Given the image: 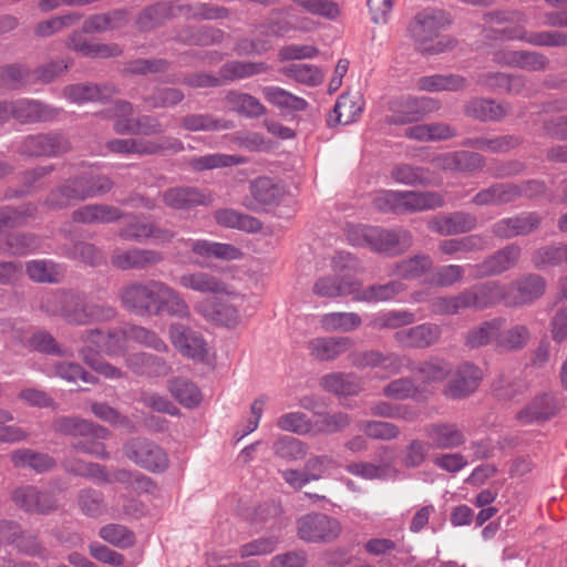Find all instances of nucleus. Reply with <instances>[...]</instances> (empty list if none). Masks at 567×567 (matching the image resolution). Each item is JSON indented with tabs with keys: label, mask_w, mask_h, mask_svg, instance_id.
I'll list each match as a JSON object with an SVG mask.
<instances>
[{
	"label": "nucleus",
	"mask_w": 567,
	"mask_h": 567,
	"mask_svg": "<svg viewBox=\"0 0 567 567\" xmlns=\"http://www.w3.org/2000/svg\"><path fill=\"white\" fill-rule=\"evenodd\" d=\"M450 23L447 14L437 9H425L419 12L409 27V33L419 50L437 54L454 47L450 38H439L441 31Z\"/></svg>",
	"instance_id": "obj_2"
},
{
	"label": "nucleus",
	"mask_w": 567,
	"mask_h": 567,
	"mask_svg": "<svg viewBox=\"0 0 567 567\" xmlns=\"http://www.w3.org/2000/svg\"><path fill=\"white\" fill-rule=\"evenodd\" d=\"M53 427L56 432L72 435L76 439L72 443V447L75 451L103 460L109 457L102 443V440L107 439L110 435L107 429L76 416L58 417L53 423Z\"/></svg>",
	"instance_id": "obj_3"
},
{
	"label": "nucleus",
	"mask_w": 567,
	"mask_h": 567,
	"mask_svg": "<svg viewBox=\"0 0 567 567\" xmlns=\"http://www.w3.org/2000/svg\"><path fill=\"white\" fill-rule=\"evenodd\" d=\"M433 261L430 256L421 254L396 262L392 274L405 280L419 279L432 269Z\"/></svg>",
	"instance_id": "obj_47"
},
{
	"label": "nucleus",
	"mask_w": 567,
	"mask_h": 567,
	"mask_svg": "<svg viewBox=\"0 0 567 567\" xmlns=\"http://www.w3.org/2000/svg\"><path fill=\"white\" fill-rule=\"evenodd\" d=\"M68 150V141L58 134L30 135L19 146V153L29 156H56Z\"/></svg>",
	"instance_id": "obj_22"
},
{
	"label": "nucleus",
	"mask_w": 567,
	"mask_h": 567,
	"mask_svg": "<svg viewBox=\"0 0 567 567\" xmlns=\"http://www.w3.org/2000/svg\"><path fill=\"white\" fill-rule=\"evenodd\" d=\"M363 105L362 96L359 93H343L338 97L328 123L342 125L353 123L361 115Z\"/></svg>",
	"instance_id": "obj_31"
},
{
	"label": "nucleus",
	"mask_w": 567,
	"mask_h": 567,
	"mask_svg": "<svg viewBox=\"0 0 567 567\" xmlns=\"http://www.w3.org/2000/svg\"><path fill=\"white\" fill-rule=\"evenodd\" d=\"M466 85V79L455 74L427 75L420 78L416 82L417 89L426 92L457 91L464 89Z\"/></svg>",
	"instance_id": "obj_45"
},
{
	"label": "nucleus",
	"mask_w": 567,
	"mask_h": 567,
	"mask_svg": "<svg viewBox=\"0 0 567 567\" xmlns=\"http://www.w3.org/2000/svg\"><path fill=\"white\" fill-rule=\"evenodd\" d=\"M334 277L319 278L313 285V292L321 298H337L353 295L357 291V282L352 274L358 269V261L349 254L340 251L333 260Z\"/></svg>",
	"instance_id": "obj_5"
},
{
	"label": "nucleus",
	"mask_w": 567,
	"mask_h": 567,
	"mask_svg": "<svg viewBox=\"0 0 567 567\" xmlns=\"http://www.w3.org/2000/svg\"><path fill=\"white\" fill-rule=\"evenodd\" d=\"M144 155H174L185 150L183 142L174 136L161 135L157 138H143Z\"/></svg>",
	"instance_id": "obj_58"
},
{
	"label": "nucleus",
	"mask_w": 567,
	"mask_h": 567,
	"mask_svg": "<svg viewBox=\"0 0 567 567\" xmlns=\"http://www.w3.org/2000/svg\"><path fill=\"white\" fill-rule=\"evenodd\" d=\"M392 114L388 116L389 124L403 125L417 122L427 114L440 109V103L427 96H404L391 102Z\"/></svg>",
	"instance_id": "obj_9"
},
{
	"label": "nucleus",
	"mask_w": 567,
	"mask_h": 567,
	"mask_svg": "<svg viewBox=\"0 0 567 567\" xmlns=\"http://www.w3.org/2000/svg\"><path fill=\"white\" fill-rule=\"evenodd\" d=\"M415 315L409 310H384L370 316L368 326L372 329H399L415 321Z\"/></svg>",
	"instance_id": "obj_40"
},
{
	"label": "nucleus",
	"mask_w": 567,
	"mask_h": 567,
	"mask_svg": "<svg viewBox=\"0 0 567 567\" xmlns=\"http://www.w3.org/2000/svg\"><path fill=\"white\" fill-rule=\"evenodd\" d=\"M11 117L21 123H35L55 118L60 110L37 100H18L10 103Z\"/></svg>",
	"instance_id": "obj_23"
},
{
	"label": "nucleus",
	"mask_w": 567,
	"mask_h": 567,
	"mask_svg": "<svg viewBox=\"0 0 567 567\" xmlns=\"http://www.w3.org/2000/svg\"><path fill=\"white\" fill-rule=\"evenodd\" d=\"M124 453L137 466L152 473H163L169 467L167 452L145 437L130 440L124 445Z\"/></svg>",
	"instance_id": "obj_6"
},
{
	"label": "nucleus",
	"mask_w": 567,
	"mask_h": 567,
	"mask_svg": "<svg viewBox=\"0 0 567 567\" xmlns=\"http://www.w3.org/2000/svg\"><path fill=\"white\" fill-rule=\"evenodd\" d=\"M89 337L91 339H101L103 343L97 342V346L102 348V352H105L109 355L122 354L125 349V342L128 339L126 330L103 331L100 329H91L89 330Z\"/></svg>",
	"instance_id": "obj_54"
},
{
	"label": "nucleus",
	"mask_w": 567,
	"mask_h": 567,
	"mask_svg": "<svg viewBox=\"0 0 567 567\" xmlns=\"http://www.w3.org/2000/svg\"><path fill=\"white\" fill-rule=\"evenodd\" d=\"M274 453L287 461L302 460L307 455V446L300 440L292 436H281L272 444Z\"/></svg>",
	"instance_id": "obj_59"
},
{
	"label": "nucleus",
	"mask_w": 567,
	"mask_h": 567,
	"mask_svg": "<svg viewBox=\"0 0 567 567\" xmlns=\"http://www.w3.org/2000/svg\"><path fill=\"white\" fill-rule=\"evenodd\" d=\"M25 271L34 282L58 284L63 280L65 269L50 259H34L25 264Z\"/></svg>",
	"instance_id": "obj_37"
},
{
	"label": "nucleus",
	"mask_w": 567,
	"mask_h": 567,
	"mask_svg": "<svg viewBox=\"0 0 567 567\" xmlns=\"http://www.w3.org/2000/svg\"><path fill=\"white\" fill-rule=\"evenodd\" d=\"M354 342L349 337H319L308 342L309 354L318 361H332L346 353Z\"/></svg>",
	"instance_id": "obj_25"
},
{
	"label": "nucleus",
	"mask_w": 567,
	"mask_h": 567,
	"mask_svg": "<svg viewBox=\"0 0 567 567\" xmlns=\"http://www.w3.org/2000/svg\"><path fill=\"white\" fill-rule=\"evenodd\" d=\"M121 305L137 316L159 315L190 318V308L183 296L164 281H132L120 289Z\"/></svg>",
	"instance_id": "obj_1"
},
{
	"label": "nucleus",
	"mask_w": 567,
	"mask_h": 567,
	"mask_svg": "<svg viewBox=\"0 0 567 567\" xmlns=\"http://www.w3.org/2000/svg\"><path fill=\"white\" fill-rule=\"evenodd\" d=\"M540 220L542 218L537 213H525L498 220L493 225L492 231L501 238L524 236L537 229Z\"/></svg>",
	"instance_id": "obj_26"
},
{
	"label": "nucleus",
	"mask_w": 567,
	"mask_h": 567,
	"mask_svg": "<svg viewBox=\"0 0 567 567\" xmlns=\"http://www.w3.org/2000/svg\"><path fill=\"white\" fill-rule=\"evenodd\" d=\"M112 112L115 118L114 130L118 134L156 135L163 132L162 123L155 117L133 118V105L126 101L115 102Z\"/></svg>",
	"instance_id": "obj_8"
},
{
	"label": "nucleus",
	"mask_w": 567,
	"mask_h": 567,
	"mask_svg": "<svg viewBox=\"0 0 567 567\" xmlns=\"http://www.w3.org/2000/svg\"><path fill=\"white\" fill-rule=\"evenodd\" d=\"M351 363L359 368H381L386 374H398L403 367L410 364V359L406 355L399 353H383L379 350H365L354 352L350 357Z\"/></svg>",
	"instance_id": "obj_16"
},
{
	"label": "nucleus",
	"mask_w": 567,
	"mask_h": 567,
	"mask_svg": "<svg viewBox=\"0 0 567 567\" xmlns=\"http://www.w3.org/2000/svg\"><path fill=\"white\" fill-rule=\"evenodd\" d=\"M184 100V93L174 87L155 89L148 96L144 99L148 109L172 107Z\"/></svg>",
	"instance_id": "obj_62"
},
{
	"label": "nucleus",
	"mask_w": 567,
	"mask_h": 567,
	"mask_svg": "<svg viewBox=\"0 0 567 567\" xmlns=\"http://www.w3.org/2000/svg\"><path fill=\"white\" fill-rule=\"evenodd\" d=\"M214 219L219 226L246 233H257L262 227L261 221L256 217L233 208H220L215 210Z\"/></svg>",
	"instance_id": "obj_35"
},
{
	"label": "nucleus",
	"mask_w": 567,
	"mask_h": 567,
	"mask_svg": "<svg viewBox=\"0 0 567 567\" xmlns=\"http://www.w3.org/2000/svg\"><path fill=\"white\" fill-rule=\"evenodd\" d=\"M99 536L106 543L125 549L134 545L135 535L126 526L121 524H107L100 528Z\"/></svg>",
	"instance_id": "obj_57"
},
{
	"label": "nucleus",
	"mask_w": 567,
	"mask_h": 567,
	"mask_svg": "<svg viewBox=\"0 0 567 567\" xmlns=\"http://www.w3.org/2000/svg\"><path fill=\"white\" fill-rule=\"evenodd\" d=\"M164 259L162 252L154 249L144 248H131L121 249L117 248L111 256V264L121 270L131 269H145L151 266L159 264Z\"/></svg>",
	"instance_id": "obj_21"
},
{
	"label": "nucleus",
	"mask_w": 567,
	"mask_h": 567,
	"mask_svg": "<svg viewBox=\"0 0 567 567\" xmlns=\"http://www.w3.org/2000/svg\"><path fill=\"white\" fill-rule=\"evenodd\" d=\"M425 436L435 449L452 450L465 443L463 430L455 423L437 422L425 427Z\"/></svg>",
	"instance_id": "obj_24"
},
{
	"label": "nucleus",
	"mask_w": 567,
	"mask_h": 567,
	"mask_svg": "<svg viewBox=\"0 0 567 567\" xmlns=\"http://www.w3.org/2000/svg\"><path fill=\"white\" fill-rule=\"evenodd\" d=\"M348 239L354 246H368L379 252L399 254L412 245V235L403 228L355 227L348 230Z\"/></svg>",
	"instance_id": "obj_4"
},
{
	"label": "nucleus",
	"mask_w": 567,
	"mask_h": 567,
	"mask_svg": "<svg viewBox=\"0 0 567 567\" xmlns=\"http://www.w3.org/2000/svg\"><path fill=\"white\" fill-rule=\"evenodd\" d=\"M287 194L286 187L266 176L255 178L249 184V195L243 198V206L251 212H260L279 205Z\"/></svg>",
	"instance_id": "obj_7"
},
{
	"label": "nucleus",
	"mask_w": 567,
	"mask_h": 567,
	"mask_svg": "<svg viewBox=\"0 0 567 567\" xmlns=\"http://www.w3.org/2000/svg\"><path fill=\"white\" fill-rule=\"evenodd\" d=\"M519 196L520 190L518 188V185L495 184L477 193L473 198V203L480 206L503 205L515 200Z\"/></svg>",
	"instance_id": "obj_39"
},
{
	"label": "nucleus",
	"mask_w": 567,
	"mask_h": 567,
	"mask_svg": "<svg viewBox=\"0 0 567 567\" xmlns=\"http://www.w3.org/2000/svg\"><path fill=\"white\" fill-rule=\"evenodd\" d=\"M359 429L373 440L391 441L400 436L401 430L398 425L383 421H363Z\"/></svg>",
	"instance_id": "obj_63"
},
{
	"label": "nucleus",
	"mask_w": 567,
	"mask_h": 567,
	"mask_svg": "<svg viewBox=\"0 0 567 567\" xmlns=\"http://www.w3.org/2000/svg\"><path fill=\"white\" fill-rule=\"evenodd\" d=\"M546 290L545 279L536 274H529L504 285V305L520 307L540 298Z\"/></svg>",
	"instance_id": "obj_10"
},
{
	"label": "nucleus",
	"mask_w": 567,
	"mask_h": 567,
	"mask_svg": "<svg viewBox=\"0 0 567 567\" xmlns=\"http://www.w3.org/2000/svg\"><path fill=\"white\" fill-rule=\"evenodd\" d=\"M38 248L37 238L27 234H14L0 241V254L25 255Z\"/></svg>",
	"instance_id": "obj_61"
},
{
	"label": "nucleus",
	"mask_w": 567,
	"mask_h": 567,
	"mask_svg": "<svg viewBox=\"0 0 567 567\" xmlns=\"http://www.w3.org/2000/svg\"><path fill=\"white\" fill-rule=\"evenodd\" d=\"M476 224L475 216L464 212H455L434 217L427 223V226L441 236H450L471 231L476 227Z\"/></svg>",
	"instance_id": "obj_27"
},
{
	"label": "nucleus",
	"mask_w": 567,
	"mask_h": 567,
	"mask_svg": "<svg viewBox=\"0 0 567 567\" xmlns=\"http://www.w3.org/2000/svg\"><path fill=\"white\" fill-rule=\"evenodd\" d=\"M320 385L327 392L340 396L357 395L363 390V382L354 373L332 372L323 375Z\"/></svg>",
	"instance_id": "obj_30"
},
{
	"label": "nucleus",
	"mask_w": 567,
	"mask_h": 567,
	"mask_svg": "<svg viewBox=\"0 0 567 567\" xmlns=\"http://www.w3.org/2000/svg\"><path fill=\"white\" fill-rule=\"evenodd\" d=\"M340 533L339 520L326 514H308L298 520V535L306 542H331Z\"/></svg>",
	"instance_id": "obj_13"
},
{
	"label": "nucleus",
	"mask_w": 567,
	"mask_h": 567,
	"mask_svg": "<svg viewBox=\"0 0 567 567\" xmlns=\"http://www.w3.org/2000/svg\"><path fill=\"white\" fill-rule=\"evenodd\" d=\"M405 290L404 284L398 280L384 285H372L361 291H355L354 300L363 302H384L394 299Z\"/></svg>",
	"instance_id": "obj_41"
},
{
	"label": "nucleus",
	"mask_w": 567,
	"mask_h": 567,
	"mask_svg": "<svg viewBox=\"0 0 567 567\" xmlns=\"http://www.w3.org/2000/svg\"><path fill=\"white\" fill-rule=\"evenodd\" d=\"M181 287L199 293L230 295L228 285L205 271L185 272L178 278Z\"/></svg>",
	"instance_id": "obj_28"
},
{
	"label": "nucleus",
	"mask_w": 567,
	"mask_h": 567,
	"mask_svg": "<svg viewBox=\"0 0 567 567\" xmlns=\"http://www.w3.org/2000/svg\"><path fill=\"white\" fill-rule=\"evenodd\" d=\"M557 401L553 395L542 394L534 398L523 410L517 413V420L522 424L548 421L558 412Z\"/></svg>",
	"instance_id": "obj_29"
},
{
	"label": "nucleus",
	"mask_w": 567,
	"mask_h": 567,
	"mask_svg": "<svg viewBox=\"0 0 567 567\" xmlns=\"http://www.w3.org/2000/svg\"><path fill=\"white\" fill-rule=\"evenodd\" d=\"M11 499L18 508L29 514L49 515L59 508V502L52 492L41 491L33 485L17 487Z\"/></svg>",
	"instance_id": "obj_11"
},
{
	"label": "nucleus",
	"mask_w": 567,
	"mask_h": 567,
	"mask_svg": "<svg viewBox=\"0 0 567 567\" xmlns=\"http://www.w3.org/2000/svg\"><path fill=\"white\" fill-rule=\"evenodd\" d=\"M125 22V14L120 11L94 14L83 23L85 33L105 32L121 28Z\"/></svg>",
	"instance_id": "obj_56"
},
{
	"label": "nucleus",
	"mask_w": 567,
	"mask_h": 567,
	"mask_svg": "<svg viewBox=\"0 0 567 567\" xmlns=\"http://www.w3.org/2000/svg\"><path fill=\"white\" fill-rule=\"evenodd\" d=\"M319 322L326 331L349 332L358 329L362 320L355 312H330L322 315Z\"/></svg>",
	"instance_id": "obj_53"
},
{
	"label": "nucleus",
	"mask_w": 567,
	"mask_h": 567,
	"mask_svg": "<svg viewBox=\"0 0 567 567\" xmlns=\"http://www.w3.org/2000/svg\"><path fill=\"white\" fill-rule=\"evenodd\" d=\"M482 379L483 371L477 365L467 361L462 362L447 382L444 394L451 399L466 398L476 391Z\"/></svg>",
	"instance_id": "obj_17"
},
{
	"label": "nucleus",
	"mask_w": 567,
	"mask_h": 567,
	"mask_svg": "<svg viewBox=\"0 0 567 567\" xmlns=\"http://www.w3.org/2000/svg\"><path fill=\"white\" fill-rule=\"evenodd\" d=\"M64 468L76 476L87 477L99 483L109 482L104 466L96 463H86L81 460L68 458L64 462Z\"/></svg>",
	"instance_id": "obj_60"
},
{
	"label": "nucleus",
	"mask_w": 567,
	"mask_h": 567,
	"mask_svg": "<svg viewBox=\"0 0 567 567\" xmlns=\"http://www.w3.org/2000/svg\"><path fill=\"white\" fill-rule=\"evenodd\" d=\"M90 182L91 179L86 175L68 179L61 187L48 195L45 205L53 209H62L92 198L93 190L89 189Z\"/></svg>",
	"instance_id": "obj_15"
},
{
	"label": "nucleus",
	"mask_w": 567,
	"mask_h": 567,
	"mask_svg": "<svg viewBox=\"0 0 567 567\" xmlns=\"http://www.w3.org/2000/svg\"><path fill=\"white\" fill-rule=\"evenodd\" d=\"M168 337L174 348L184 357L198 361L206 358L207 344L199 332L181 322H173L168 327Z\"/></svg>",
	"instance_id": "obj_14"
},
{
	"label": "nucleus",
	"mask_w": 567,
	"mask_h": 567,
	"mask_svg": "<svg viewBox=\"0 0 567 567\" xmlns=\"http://www.w3.org/2000/svg\"><path fill=\"white\" fill-rule=\"evenodd\" d=\"M488 247V239L482 235H470L461 238L445 239L439 244V249L444 255L457 252L482 251Z\"/></svg>",
	"instance_id": "obj_44"
},
{
	"label": "nucleus",
	"mask_w": 567,
	"mask_h": 567,
	"mask_svg": "<svg viewBox=\"0 0 567 567\" xmlns=\"http://www.w3.org/2000/svg\"><path fill=\"white\" fill-rule=\"evenodd\" d=\"M443 196L436 192H401V213H413L442 207Z\"/></svg>",
	"instance_id": "obj_36"
},
{
	"label": "nucleus",
	"mask_w": 567,
	"mask_h": 567,
	"mask_svg": "<svg viewBox=\"0 0 567 567\" xmlns=\"http://www.w3.org/2000/svg\"><path fill=\"white\" fill-rule=\"evenodd\" d=\"M529 339L530 332L524 324H515L508 329L504 327L496 337V349L518 351L527 346Z\"/></svg>",
	"instance_id": "obj_48"
},
{
	"label": "nucleus",
	"mask_w": 567,
	"mask_h": 567,
	"mask_svg": "<svg viewBox=\"0 0 567 567\" xmlns=\"http://www.w3.org/2000/svg\"><path fill=\"white\" fill-rule=\"evenodd\" d=\"M183 128L190 132L198 131H225L234 127L228 120L215 117L212 114H189L181 120Z\"/></svg>",
	"instance_id": "obj_49"
},
{
	"label": "nucleus",
	"mask_w": 567,
	"mask_h": 567,
	"mask_svg": "<svg viewBox=\"0 0 567 567\" xmlns=\"http://www.w3.org/2000/svg\"><path fill=\"white\" fill-rule=\"evenodd\" d=\"M350 422V416L343 412L318 414L312 423V433H334L347 427Z\"/></svg>",
	"instance_id": "obj_64"
},
{
	"label": "nucleus",
	"mask_w": 567,
	"mask_h": 567,
	"mask_svg": "<svg viewBox=\"0 0 567 567\" xmlns=\"http://www.w3.org/2000/svg\"><path fill=\"white\" fill-rule=\"evenodd\" d=\"M455 135V128L444 122L416 124L408 127L404 132L405 137L417 142L446 141Z\"/></svg>",
	"instance_id": "obj_33"
},
{
	"label": "nucleus",
	"mask_w": 567,
	"mask_h": 567,
	"mask_svg": "<svg viewBox=\"0 0 567 567\" xmlns=\"http://www.w3.org/2000/svg\"><path fill=\"white\" fill-rule=\"evenodd\" d=\"M348 473L364 480H396L399 470L391 463L374 464L369 462H353L346 466Z\"/></svg>",
	"instance_id": "obj_38"
},
{
	"label": "nucleus",
	"mask_w": 567,
	"mask_h": 567,
	"mask_svg": "<svg viewBox=\"0 0 567 567\" xmlns=\"http://www.w3.org/2000/svg\"><path fill=\"white\" fill-rule=\"evenodd\" d=\"M171 394L185 408H195L202 402V393L198 386L183 378L168 381Z\"/></svg>",
	"instance_id": "obj_51"
},
{
	"label": "nucleus",
	"mask_w": 567,
	"mask_h": 567,
	"mask_svg": "<svg viewBox=\"0 0 567 567\" xmlns=\"http://www.w3.org/2000/svg\"><path fill=\"white\" fill-rule=\"evenodd\" d=\"M505 324L506 319L503 317L484 321L467 332L465 344L471 349H476L493 342L496 347V337Z\"/></svg>",
	"instance_id": "obj_34"
},
{
	"label": "nucleus",
	"mask_w": 567,
	"mask_h": 567,
	"mask_svg": "<svg viewBox=\"0 0 567 567\" xmlns=\"http://www.w3.org/2000/svg\"><path fill=\"white\" fill-rule=\"evenodd\" d=\"M261 92L269 103L282 110L303 111L308 106L305 99L299 97L279 86H265Z\"/></svg>",
	"instance_id": "obj_52"
},
{
	"label": "nucleus",
	"mask_w": 567,
	"mask_h": 567,
	"mask_svg": "<svg viewBox=\"0 0 567 567\" xmlns=\"http://www.w3.org/2000/svg\"><path fill=\"white\" fill-rule=\"evenodd\" d=\"M166 207L174 210H189L197 206H208L213 198L209 194L194 186H175L162 194Z\"/></svg>",
	"instance_id": "obj_20"
},
{
	"label": "nucleus",
	"mask_w": 567,
	"mask_h": 567,
	"mask_svg": "<svg viewBox=\"0 0 567 567\" xmlns=\"http://www.w3.org/2000/svg\"><path fill=\"white\" fill-rule=\"evenodd\" d=\"M462 292L466 309L480 311L504 303V284L498 280L476 284Z\"/></svg>",
	"instance_id": "obj_19"
},
{
	"label": "nucleus",
	"mask_w": 567,
	"mask_h": 567,
	"mask_svg": "<svg viewBox=\"0 0 567 567\" xmlns=\"http://www.w3.org/2000/svg\"><path fill=\"white\" fill-rule=\"evenodd\" d=\"M519 138L513 135H504L496 137L480 136L474 138H466L462 145L470 148L491 153L507 152L519 144Z\"/></svg>",
	"instance_id": "obj_46"
},
{
	"label": "nucleus",
	"mask_w": 567,
	"mask_h": 567,
	"mask_svg": "<svg viewBox=\"0 0 567 567\" xmlns=\"http://www.w3.org/2000/svg\"><path fill=\"white\" fill-rule=\"evenodd\" d=\"M126 365L138 375L165 377L171 372V365L164 359L145 352L128 355Z\"/></svg>",
	"instance_id": "obj_32"
},
{
	"label": "nucleus",
	"mask_w": 567,
	"mask_h": 567,
	"mask_svg": "<svg viewBox=\"0 0 567 567\" xmlns=\"http://www.w3.org/2000/svg\"><path fill=\"white\" fill-rule=\"evenodd\" d=\"M465 112L467 115L481 121L499 120L506 114L503 105L496 104L494 101L486 99H476L471 101L466 105Z\"/></svg>",
	"instance_id": "obj_55"
},
{
	"label": "nucleus",
	"mask_w": 567,
	"mask_h": 567,
	"mask_svg": "<svg viewBox=\"0 0 567 567\" xmlns=\"http://www.w3.org/2000/svg\"><path fill=\"white\" fill-rule=\"evenodd\" d=\"M268 70L264 62L230 61L219 69L221 82L236 81L261 74Z\"/></svg>",
	"instance_id": "obj_43"
},
{
	"label": "nucleus",
	"mask_w": 567,
	"mask_h": 567,
	"mask_svg": "<svg viewBox=\"0 0 567 567\" xmlns=\"http://www.w3.org/2000/svg\"><path fill=\"white\" fill-rule=\"evenodd\" d=\"M520 252L519 246L511 244L489 255L480 264L467 265V270L473 279L498 276L517 265Z\"/></svg>",
	"instance_id": "obj_12"
},
{
	"label": "nucleus",
	"mask_w": 567,
	"mask_h": 567,
	"mask_svg": "<svg viewBox=\"0 0 567 567\" xmlns=\"http://www.w3.org/2000/svg\"><path fill=\"white\" fill-rule=\"evenodd\" d=\"M246 162L247 159L240 155L215 153L193 157L189 161V165L194 171L200 172L206 169L231 167L245 164Z\"/></svg>",
	"instance_id": "obj_50"
},
{
	"label": "nucleus",
	"mask_w": 567,
	"mask_h": 567,
	"mask_svg": "<svg viewBox=\"0 0 567 567\" xmlns=\"http://www.w3.org/2000/svg\"><path fill=\"white\" fill-rule=\"evenodd\" d=\"M442 329L436 323L424 322L410 328L398 330L393 338L402 348L426 349L437 343Z\"/></svg>",
	"instance_id": "obj_18"
},
{
	"label": "nucleus",
	"mask_w": 567,
	"mask_h": 567,
	"mask_svg": "<svg viewBox=\"0 0 567 567\" xmlns=\"http://www.w3.org/2000/svg\"><path fill=\"white\" fill-rule=\"evenodd\" d=\"M228 107L240 115L246 117H259L265 114L266 107L261 102L248 94L237 91H230L225 97Z\"/></svg>",
	"instance_id": "obj_42"
}]
</instances>
